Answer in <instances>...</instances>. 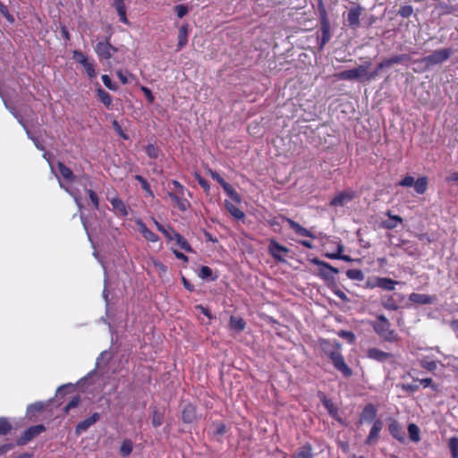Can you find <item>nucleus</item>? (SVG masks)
<instances>
[{
	"label": "nucleus",
	"mask_w": 458,
	"mask_h": 458,
	"mask_svg": "<svg viewBox=\"0 0 458 458\" xmlns=\"http://www.w3.org/2000/svg\"><path fill=\"white\" fill-rule=\"evenodd\" d=\"M373 327L377 334L387 342H394L397 339L396 334L391 329L390 322L384 315L377 317Z\"/></svg>",
	"instance_id": "obj_1"
},
{
	"label": "nucleus",
	"mask_w": 458,
	"mask_h": 458,
	"mask_svg": "<svg viewBox=\"0 0 458 458\" xmlns=\"http://www.w3.org/2000/svg\"><path fill=\"white\" fill-rule=\"evenodd\" d=\"M369 66L370 63L367 62L356 68L343 71L336 76L340 80L366 81L367 70L369 68Z\"/></svg>",
	"instance_id": "obj_2"
},
{
	"label": "nucleus",
	"mask_w": 458,
	"mask_h": 458,
	"mask_svg": "<svg viewBox=\"0 0 458 458\" xmlns=\"http://www.w3.org/2000/svg\"><path fill=\"white\" fill-rule=\"evenodd\" d=\"M452 54L453 50L450 48L437 49L434 51L432 54L425 56L422 61L427 65H436L438 64H442L447 59H449Z\"/></svg>",
	"instance_id": "obj_3"
},
{
	"label": "nucleus",
	"mask_w": 458,
	"mask_h": 458,
	"mask_svg": "<svg viewBox=\"0 0 458 458\" xmlns=\"http://www.w3.org/2000/svg\"><path fill=\"white\" fill-rule=\"evenodd\" d=\"M46 430V428L43 425H36L28 428L21 437L17 439L18 445H24L31 441L33 438L40 435L42 432Z\"/></svg>",
	"instance_id": "obj_4"
},
{
	"label": "nucleus",
	"mask_w": 458,
	"mask_h": 458,
	"mask_svg": "<svg viewBox=\"0 0 458 458\" xmlns=\"http://www.w3.org/2000/svg\"><path fill=\"white\" fill-rule=\"evenodd\" d=\"M330 359L335 369L341 371L344 376L352 375V370L344 362V357L340 353V351L332 352L330 353Z\"/></svg>",
	"instance_id": "obj_5"
},
{
	"label": "nucleus",
	"mask_w": 458,
	"mask_h": 458,
	"mask_svg": "<svg viewBox=\"0 0 458 458\" xmlns=\"http://www.w3.org/2000/svg\"><path fill=\"white\" fill-rule=\"evenodd\" d=\"M97 55L105 59H109L112 56V52H115L116 47L111 46L107 41H100L97 43L94 47Z\"/></svg>",
	"instance_id": "obj_6"
},
{
	"label": "nucleus",
	"mask_w": 458,
	"mask_h": 458,
	"mask_svg": "<svg viewBox=\"0 0 458 458\" xmlns=\"http://www.w3.org/2000/svg\"><path fill=\"white\" fill-rule=\"evenodd\" d=\"M355 197V193L352 191L338 193L330 202L335 207H344Z\"/></svg>",
	"instance_id": "obj_7"
},
{
	"label": "nucleus",
	"mask_w": 458,
	"mask_h": 458,
	"mask_svg": "<svg viewBox=\"0 0 458 458\" xmlns=\"http://www.w3.org/2000/svg\"><path fill=\"white\" fill-rule=\"evenodd\" d=\"M268 249H269L270 254L276 259L280 260V261L284 260V255L287 254L289 251V250L286 247L280 245L279 243H277L275 241H272L270 242Z\"/></svg>",
	"instance_id": "obj_8"
},
{
	"label": "nucleus",
	"mask_w": 458,
	"mask_h": 458,
	"mask_svg": "<svg viewBox=\"0 0 458 458\" xmlns=\"http://www.w3.org/2000/svg\"><path fill=\"white\" fill-rule=\"evenodd\" d=\"M382 428H383L382 421L379 420H376L370 429V432H369L367 439H366V444H368V445L375 444L379 437V434H380Z\"/></svg>",
	"instance_id": "obj_9"
},
{
	"label": "nucleus",
	"mask_w": 458,
	"mask_h": 458,
	"mask_svg": "<svg viewBox=\"0 0 458 458\" xmlns=\"http://www.w3.org/2000/svg\"><path fill=\"white\" fill-rule=\"evenodd\" d=\"M99 420V414L94 413L89 418L81 421L76 427V433L78 435L85 432L90 426Z\"/></svg>",
	"instance_id": "obj_10"
},
{
	"label": "nucleus",
	"mask_w": 458,
	"mask_h": 458,
	"mask_svg": "<svg viewBox=\"0 0 458 458\" xmlns=\"http://www.w3.org/2000/svg\"><path fill=\"white\" fill-rule=\"evenodd\" d=\"M398 284V282L394 281L390 278L386 277H377L375 279V284H372V286H377L384 290L387 291H393L394 290V286Z\"/></svg>",
	"instance_id": "obj_11"
},
{
	"label": "nucleus",
	"mask_w": 458,
	"mask_h": 458,
	"mask_svg": "<svg viewBox=\"0 0 458 458\" xmlns=\"http://www.w3.org/2000/svg\"><path fill=\"white\" fill-rule=\"evenodd\" d=\"M409 60V56L407 55H394L390 58L383 60L379 64L378 68H388L392 65L399 63H403Z\"/></svg>",
	"instance_id": "obj_12"
},
{
	"label": "nucleus",
	"mask_w": 458,
	"mask_h": 458,
	"mask_svg": "<svg viewBox=\"0 0 458 458\" xmlns=\"http://www.w3.org/2000/svg\"><path fill=\"white\" fill-rule=\"evenodd\" d=\"M367 355L369 358L377 361H385L392 357L390 353L383 352L377 348L369 349Z\"/></svg>",
	"instance_id": "obj_13"
},
{
	"label": "nucleus",
	"mask_w": 458,
	"mask_h": 458,
	"mask_svg": "<svg viewBox=\"0 0 458 458\" xmlns=\"http://www.w3.org/2000/svg\"><path fill=\"white\" fill-rule=\"evenodd\" d=\"M388 219L382 221V226L386 229H394L403 222V219L399 216H394L389 211L386 213Z\"/></svg>",
	"instance_id": "obj_14"
},
{
	"label": "nucleus",
	"mask_w": 458,
	"mask_h": 458,
	"mask_svg": "<svg viewBox=\"0 0 458 458\" xmlns=\"http://www.w3.org/2000/svg\"><path fill=\"white\" fill-rule=\"evenodd\" d=\"M409 300L415 303L430 304V303L434 302L435 297L428 295V294L411 293L409 296Z\"/></svg>",
	"instance_id": "obj_15"
},
{
	"label": "nucleus",
	"mask_w": 458,
	"mask_h": 458,
	"mask_svg": "<svg viewBox=\"0 0 458 458\" xmlns=\"http://www.w3.org/2000/svg\"><path fill=\"white\" fill-rule=\"evenodd\" d=\"M168 196L177 205L180 210L185 211L190 206L187 199H184L185 195H180L177 193L169 192Z\"/></svg>",
	"instance_id": "obj_16"
},
{
	"label": "nucleus",
	"mask_w": 458,
	"mask_h": 458,
	"mask_svg": "<svg viewBox=\"0 0 458 458\" xmlns=\"http://www.w3.org/2000/svg\"><path fill=\"white\" fill-rule=\"evenodd\" d=\"M321 38H320V48H322L331 38L330 35V26L327 21H323L321 23Z\"/></svg>",
	"instance_id": "obj_17"
},
{
	"label": "nucleus",
	"mask_w": 458,
	"mask_h": 458,
	"mask_svg": "<svg viewBox=\"0 0 458 458\" xmlns=\"http://www.w3.org/2000/svg\"><path fill=\"white\" fill-rule=\"evenodd\" d=\"M389 431L391 435L400 442H403L405 439V433L396 422H392L389 425Z\"/></svg>",
	"instance_id": "obj_18"
},
{
	"label": "nucleus",
	"mask_w": 458,
	"mask_h": 458,
	"mask_svg": "<svg viewBox=\"0 0 458 458\" xmlns=\"http://www.w3.org/2000/svg\"><path fill=\"white\" fill-rule=\"evenodd\" d=\"M10 112L13 114V116L18 120V122L20 123V124L22 125V127L25 129L26 131V133L28 135V137L34 142L35 146L38 149H44V147L39 143V141L38 140V139H36L35 137H33L30 131L27 129L25 123H23L21 117L14 112V110L13 108H10Z\"/></svg>",
	"instance_id": "obj_19"
},
{
	"label": "nucleus",
	"mask_w": 458,
	"mask_h": 458,
	"mask_svg": "<svg viewBox=\"0 0 458 458\" xmlns=\"http://www.w3.org/2000/svg\"><path fill=\"white\" fill-rule=\"evenodd\" d=\"M110 202H111V205H112L114 210L117 214H119L123 216H125L128 215L126 206L120 199L114 198L110 200Z\"/></svg>",
	"instance_id": "obj_20"
},
{
	"label": "nucleus",
	"mask_w": 458,
	"mask_h": 458,
	"mask_svg": "<svg viewBox=\"0 0 458 458\" xmlns=\"http://www.w3.org/2000/svg\"><path fill=\"white\" fill-rule=\"evenodd\" d=\"M320 346H321L322 350L324 351V352L326 354H327L329 358H330V353L332 352H338L340 349V345L335 341L330 342L327 340H323L320 343Z\"/></svg>",
	"instance_id": "obj_21"
},
{
	"label": "nucleus",
	"mask_w": 458,
	"mask_h": 458,
	"mask_svg": "<svg viewBox=\"0 0 458 458\" xmlns=\"http://www.w3.org/2000/svg\"><path fill=\"white\" fill-rule=\"evenodd\" d=\"M77 389V385L66 384L57 388L56 397L63 399L66 397L67 394L74 393Z\"/></svg>",
	"instance_id": "obj_22"
},
{
	"label": "nucleus",
	"mask_w": 458,
	"mask_h": 458,
	"mask_svg": "<svg viewBox=\"0 0 458 458\" xmlns=\"http://www.w3.org/2000/svg\"><path fill=\"white\" fill-rule=\"evenodd\" d=\"M360 8H352L348 13L349 25L357 27L360 24Z\"/></svg>",
	"instance_id": "obj_23"
},
{
	"label": "nucleus",
	"mask_w": 458,
	"mask_h": 458,
	"mask_svg": "<svg viewBox=\"0 0 458 458\" xmlns=\"http://www.w3.org/2000/svg\"><path fill=\"white\" fill-rule=\"evenodd\" d=\"M225 207L226 210L236 219H242L244 217V213L240 210L236 206H234L232 202L225 200Z\"/></svg>",
	"instance_id": "obj_24"
},
{
	"label": "nucleus",
	"mask_w": 458,
	"mask_h": 458,
	"mask_svg": "<svg viewBox=\"0 0 458 458\" xmlns=\"http://www.w3.org/2000/svg\"><path fill=\"white\" fill-rule=\"evenodd\" d=\"M377 415L375 407L371 404L367 405L361 414V420L365 421H371Z\"/></svg>",
	"instance_id": "obj_25"
},
{
	"label": "nucleus",
	"mask_w": 458,
	"mask_h": 458,
	"mask_svg": "<svg viewBox=\"0 0 458 458\" xmlns=\"http://www.w3.org/2000/svg\"><path fill=\"white\" fill-rule=\"evenodd\" d=\"M230 327L236 332H241L245 327V322L241 318L232 316L230 318Z\"/></svg>",
	"instance_id": "obj_26"
},
{
	"label": "nucleus",
	"mask_w": 458,
	"mask_h": 458,
	"mask_svg": "<svg viewBox=\"0 0 458 458\" xmlns=\"http://www.w3.org/2000/svg\"><path fill=\"white\" fill-rule=\"evenodd\" d=\"M139 229H140V232L142 233V235L148 241H150V242L157 241V236L153 232H151L149 229H148L147 226L143 223H141V222L139 223Z\"/></svg>",
	"instance_id": "obj_27"
},
{
	"label": "nucleus",
	"mask_w": 458,
	"mask_h": 458,
	"mask_svg": "<svg viewBox=\"0 0 458 458\" xmlns=\"http://www.w3.org/2000/svg\"><path fill=\"white\" fill-rule=\"evenodd\" d=\"M195 419V409L193 405L188 404L182 411V420L185 422H191Z\"/></svg>",
	"instance_id": "obj_28"
},
{
	"label": "nucleus",
	"mask_w": 458,
	"mask_h": 458,
	"mask_svg": "<svg viewBox=\"0 0 458 458\" xmlns=\"http://www.w3.org/2000/svg\"><path fill=\"white\" fill-rule=\"evenodd\" d=\"M408 433H409L410 439L412 442L417 443V442H419L420 440V428L414 423L409 424V426H408Z\"/></svg>",
	"instance_id": "obj_29"
},
{
	"label": "nucleus",
	"mask_w": 458,
	"mask_h": 458,
	"mask_svg": "<svg viewBox=\"0 0 458 458\" xmlns=\"http://www.w3.org/2000/svg\"><path fill=\"white\" fill-rule=\"evenodd\" d=\"M98 97L99 100L107 107L109 108L112 105V98L109 93H107L103 89H98Z\"/></svg>",
	"instance_id": "obj_30"
},
{
	"label": "nucleus",
	"mask_w": 458,
	"mask_h": 458,
	"mask_svg": "<svg viewBox=\"0 0 458 458\" xmlns=\"http://www.w3.org/2000/svg\"><path fill=\"white\" fill-rule=\"evenodd\" d=\"M171 233H173V236H174V240L176 241V243L182 248L184 250L186 251H191V248L190 246V244L188 243V242L182 236L180 235L178 233L176 232H172Z\"/></svg>",
	"instance_id": "obj_31"
},
{
	"label": "nucleus",
	"mask_w": 458,
	"mask_h": 458,
	"mask_svg": "<svg viewBox=\"0 0 458 458\" xmlns=\"http://www.w3.org/2000/svg\"><path fill=\"white\" fill-rule=\"evenodd\" d=\"M288 223L292 229H293L298 234L301 236H310V233L301 225H300L298 223L288 219Z\"/></svg>",
	"instance_id": "obj_32"
},
{
	"label": "nucleus",
	"mask_w": 458,
	"mask_h": 458,
	"mask_svg": "<svg viewBox=\"0 0 458 458\" xmlns=\"http://www.w3.org/2000/svg\"><path fill=\"white\" fill-rule=\"evenodd\" d=\"M13 428V425L8 420L7 418L1 417L0 418V435L4 436L7 435Z\"/></svg>",
	"instance_id": "obj_33"
},
{
	"label": "nucleus",
	"mask_w": 458,
	"mask_h": 458,
	"mask_svg": "<svg viewBox=\"0 0 458 458\" xmlns=\"http://www.w3.org/2000/svg\"><path fill=\"white\" fill-rule=\"evenodd\" d=\"M59 173L63 178L68 181H72L74 179L73 174L72 170L66 167L63 163H58Z\"/></svg>",
	"instance_id": "obj_34"
},
{
	"label": "nucleus",
	"mask_w": 458,
	"mask_h": 458,
	"mask_svg": "<svg viewBox=\"0 0 458 458\" xmlns=\"http://www.w3.org/2000/svg\"><path fill=\"white\" fill-rule=\"evenodd\" d=\"M187 34H188L187 27L182 26L179 30V34H178V48L179 49L183 47L187 44Z\"/></svg>",
	"instance_id": "obj_35"
},
{
	"label": "nucleus",
	"mask_w": 458,
	"mask_h": 458,
	"mask_svg": "<svg viewBox=\"0 0 458 458\" xmlns=\"http://www.w3.org/2000/svg\"><path fill=\"white\" fill-rule=\"evenodd\" d=\"M428 186V182L425 177L419 178L414 182L415 191L419 194H422L426 191Z\"/></svg>",
	"instance_id": "obj_36"
},
{
	"label": "nucleus",
	"mask_w": 458,
	"mask_h": 458,
	"mask_svg": "<svg viewBox=\"0 0 458 458\" xmlns=\"http://www.w3.org/2000/svg\"><path fill=\"white\" fill-rule=\"evenodd\" d=\"M382 305L390 310H396L398 309V304L393 298V296H385L382 300Z\"/></svg>",
	"instance_id": "obj_37"
},
{
	"label": "nucleus",
	"mask_w": 458,
	"mask_h": 458,
	"mask_svg": "<svg viewBox=\"0 0 458 458\" xmlns=\"http://www.w3.org/2000/svg\"><path fill=\"white\" fill-rule=\"evenodd\" d=\"M223 189L233 199V201L241 203L242 199L240 195L233 189V187L229 183L226 182L223 186Z\"/></svg>",
	"instance_id": "obj_38"
},
{
	"label": "nucleus",
	"mask_w": 458,
	"mask_h": 458,
	"mask_svg": "<svg viewBox=\"0 0 458 458\" xmlns=\"http://www.w3.org/2000/svg\"><path fill=\"white\" fill-rule=\"evenodd\" d=\"M448 445L451 449L453 458H458V437H451L448 441Z\"/></svg>",
	"instance_id": "obj_39"
},
{
	"label": "nucleus",
	"mask_w": 458,
	"mask_h": 458,
	"mask_svg": "<svg viewBox=\"0 0 458 458\" xmlns=\"http://www.w3.org/2000/svg\"><path fill=\"white\" fill-rule=\"evenodd\" d=\"M346 276L350 279L358 281H361L364 278L363 273L360 269H349L346 272Z\"/></svg>",
	"instance_id": "obj_40"
},
{
	"label": "nucleus",
	"mask_w": 458,
	"mask_h": 458,
	"mask_svg": "<svg viewBox=\"0 0 458 458\" xmlns=\"http://www.w3.org/2000/svg\"><path fill=\"white\" fill-rule=\"evenodd\" d=\"M313 264H316L318 266H320L324 268H327L328 270H330V272L334 273V274H338L339 273V270L334 267H332L331 265H329L328 263H326L324 261H321L318 259H312L310 260Z\"/></svg>",
	"instance_id": "obj_41"
},
{
	"label": "nucleus",
	"mask_w": 458,
	"mask_h": 458,
	"mask_svg": "<svg viewBox=\"0 0 458 458\" xmlns=\"http://www.w3.org/2000/svg\"><path fill=\"white\" fill-rule=\"evenodd\" d=\"M293 458H312L311 448L310 446L302 447Z\"/></svg>",
	"instance_id": "obj_42"
},
{
	"label": "nucleus",
	"mask_w": 458,
	"mask_h": 458,
	"mask_svg": "<svg viewBox=\"0 0 458 458\" xmlns=\"http://www.w3.org/2000/svg\"><path fill=\"white\" fill-rule=\"evenodd\" d=\"M132 450V443L129 440H124L121 445V454L124 456L129 455Z\"/></svg>",
	"instance_id": "obj_43"
},
{
	"label": "nucleus",
	"mask_w": 458,
	"mask_h": 458,
	"mask_svg": "<svg viewBox=\"0 0 458 458\" xmlns=\"http://www.w3.org/2000/svg\"><path fill=\"white\" fill-rule=\"evenodd\" d=\"M420 366L422 368L426 369L427 370L434 371L437 369V363L435 361L422 359V360H420Z\"/></svg>",
	"instance_id": "obj_44"
},
{
	"label": "nucleus",
	"mask_w": 458,
	"mask_h": 458,
	"mask_svg": "<svg viewBox=\"0 0 458 458\" xmlns=\"http://www.w3.org/2000/svg\"><path fill=\"white\" fill-rule=\"evenodd\" d=\"M156 225L157 227V229L162 232L165 237L170 240V241H173L174 240V236H173V233H171L172 232H175L174 230L171 229V228H165V226H163L162 225H160L158 222H156Z\"/></svg>",
	"instance_id": "obj_45"
},
{
	"label": "nucleus",
	"mask_w": 458,
	"mask_h": 458,
	"mask_svg": "<svg viewBox=\"0 0 458 458\" xmlns=\"http://www.w3.org/2000/svg\"><path fill=\"white\" fill-rule=\"evenodd\" d=\"M413 13V9L411 5H404L400 8L398 13L404 18L410 17Z\"/></svg>",
	"instance_id": "obj_46"
},
{
	"label": "nucleus",
	"mask_w": 458,
	"mask_h": 458,
	"mask_svg": "<svg viewBox=\"0 0 458 458\" xmlns=\"http://www.w3.org/2000/svg\"><path fill=\"white\" fill-rule=\"evenodd\" d=\"M73 59L83 66L89 63L87 57L80 51L73 52Z\"/></svg>",
	"instance_id": "obj_47"
},
{
	"label": "nucleus",
	"mask_w": 458,
	"mask_h": 458,
	"mask_svg": "<svg viewBox=\"0 0 458 458\" xmlns=\"http://www.w3.org/2000/svg\"><path fill=\"white\" fill-rule=\"evenodd\" d=\"M101 79H102V81H103L104 85L107 89H109L111 90H116L117 89L115 84L113 83L112 80L110 79V77L108 75H106V74L102 75Z\"/></svg>",
	"instance_id": "obj_48"
},
{
	"label": "nucleus",
	"mask_w": 458,
	"mask_h": 458,
	"mask_svg": "<svg viewBox=\"0 0 458 458\" xmlns=\"http://www.w3.org/2000/svg\"><path fill=\"white\" fill-rule=\"evenodd\" d=\"M212 276V270L206 266L201 267L200 271L199 273V276L202 279H208L211 277Z\"/></svg>",
	"instance_id": "obj_49"
},
{
	"label": "nucleus",
	"mask_w": 458,
	"mask_h": 458,
	"mask_svg": "<svg viewBox=\"0 0 458 458\" xmlns=\"http://www.w3.org/2000/svg\"><path fill=\"white\" fill-rule=\"evenodd\" d=\"M0 13L4 16L10 22L14 21V18L9 13L7 7L0 3Z\"/></svg>",
	"instance_id": "obj_50"
},
{
	"label": "nucleus",
	"mask_w": 458,
	"mask_h": 458,
	"mask_svg": "<svg viewBox=\"0 0 458 458\" xmlns=\"http://www.w3.org/2000/svg\"><path fill=\"white\" fill-rule=\"evenodd\" d=\"M415 180L412 176H406L404 177L399 184L403 187H411L414 186Z\"/></svg>",
	"instance_id": "obj_51"
},
{
	"label": "nucleus",
	"mask_w": 458,
	"mask_h": 458,
	"mask_svg": "<svg viewBox=\"0 0 458 458\" xmlns=\"http://www.w3.org/2000/svg\"><path fill=\"white\" fill-rule=\"evenodd\" d=\"M174 9L179 18H182L188 13V8L182 4L176 5Z\"/></svg>",
	"instance_id": "obj_52"
},
{
	"label": "nucleus",
	"mask_w": 458,
	"mask_h": 458,
	"mask_svg": "<svg viewBox=\"0 0 458 458\" xmlns=\"http://www.w3.org/2000/svg\"><path fill=\"white\" fill-rule=\"evenodd\" d=\"M88 193H89V197L91 202L93 203V205L95 206V208H98L99 202H98V197L96 194V192H94L92 190H89Z\"/></svg>",
	"instance_id": "obj_53"
},
{
	"label": "nucleus",
	"mask_w": 458,
	"mask_h": 458,
	"mask_svg": "<svg viewBox=\"0 0 458 458\" xmlns=\"http://www.w3.org/2000/svg\"><path fill=\"white\" fill-rule=\"evenodd\" d=\"M383 68H378V65L373 72H368L367 71V76H366V81H369L371 80H374L377 76H378L380 70Z\"/></svg>",
	"instance_id": "obj_54"
},
{
	"label": "nucleus",
	"mask_w": 458,
	"mask_h": 458,
	"mask_svg": "<svg viewBox=\"0 0 458 458\" xmlns=\"http://www.w3.org/2000/svg\"><path fill=\"white\" fill-rule=\"evenodd\" d=\"M173 184L174 186V188L176 189V192L177 194L180 193V195H185V192H188L187 190L184 189V187L177 181H173Z\"/></svg>",
	"instance_id": "obj_55"
},
{
	"label": "nucleus",
	"mask_w": 458,
	"mask_h": 458,
	"mask_svg": "<svg viewBox=\"0 0 458 458\" xmlns=\"http://www.w3.org/2000/svg\"><path fill=\"white\" fill-rule=\"evenodd\" d=\"M339 335H340L341 337H344V338L347 339V340H348L349 342H351V343H352V342H353V341H354V339H355V335H354V334H353V333H352V332H350V331H341V332L339 333Z\"/></svg>",
	"instance_id": "obj_56"
},
{
	"label": "nucleus",
	"mask_w": 458,
	"mask_h": 458,
	"mask_svg": "<svg viewBox=\"0 0 458 458\" xmlns=\"http://www.w3.org/2000/svg\"><path fill=\"white\" fill-rule=\"evenodd\" d=\"M83 67L85 68L87 74L90 78H93V77H95L97 75V73L95 72V68H94V66L91 64L88 63Z\"/></svg>",
	"instance_id": "obj_57"
},
{
	"label": "nucleus",
	"mask_w": 458,
	"mask_h": 458,
	"mask_svg": "<svg viewBox=\"0 0 458 458\" xmlns=\"http://www.w3.org/2000/svg\"><path fill=\"white\" fill-rule=\"evenodd\" d=\"M59 183H60L61 188H64L66 191H68L74 198V200H75L79 209L81 210L82 208V205H81L80 199L77 197V195L75 193L70 191L66 187L64 186V184L61 182H59Z\"/></svg>",
	"instance_id": "obj_58"
},
{
	"label": "nucleus",
	"mask_w": 458,
	"mask_h": 458,
	"mask_svg": "<svg viewBox=\"0 0 458 458\" xmlns=\"http://www.w3.org/2000/svg\"><path fill=\"white\" fill-rule=\"evenodd\" d=\"M211 177L221 184L223 187L226 182L216 172L210 171Z\"/></svg>",
	"instance_id": "obj_59"
},
{
	"label": "nucleus",
	"mask_w": 458,
	"mask_h": 458,
	"mask_svg": "<svg viewBox=\"0 0 458 458\" xmlns=\"http://www.w3.org/2000/svg\"><path fill=\"white\" fill-rule=\"evenodd\" d=\"M324 405L326 409L334 416H336L335 408V403H324Z\"/></svg>",
	"instance_id": "obj_60"
},
{
	"label": "nucleus",
	"mask_w": 458,
	"mask_h": 458,
	"mask_svg": "<svg viewBox=\"0 0 458 458\" xmlns=\"http://www.w3.org/2000/svg\"><path fill=\"white\" fill-rule=\"evenodd\" d=\"M157 148H155L152 145L148 146L147 148V153L150 157H157Z\"/></svg>",
	"instance_id": "obj_61"
},
{
	"label": "nucleus",
	"mask_w": 458,
	"mask_h": 458,
	"mask_svg": "<svg viewBox=\"0 0 458 458\" xmlns=\"http://www.w3.org/2000/svg\"><path fill=\"white\" fill-rule=\"evenodd\" d=\"M13 448V444H4L0 446V455L6 454Z\"/></svg>",
	"instance_id": "obj_62"
},
{
	"label": "nucleus",
	"mask_w": 458,
	"mask_h": 458,
	"mask_svg": "<svg viewBox=\"0 0 458 458\" xmlns=\"http://www.w3.org/2000/svg\"><path fill=\"white\" fill-rule=\"evenodd\" d=\"M141 90L143 91L144 95L146 96L147 99L152 103L154 101V97L150 91L149 89L146 88V87H142L141 88Z\"/></svg>",
	"instance_id": "obj_63"
},
{
	"label": "nucleus",
	"mask_w": 458,
	"mask_h": 458,
	"mask_svg": "<svg viewBox=\"0 0 458 458\" xmlns=\"http://www.w3.org/2000/svg\"><path fill=\"white\" fill-rule=\"evenodd\" d=\"M118 13V15L120 16V21L123 22V23H125V24H128L129 21H128V19L126 17V11H125V8L123 9V10H118L117 11Z\"/></svg>",
	"instance_id": "obj_64"
}]
</instances>
